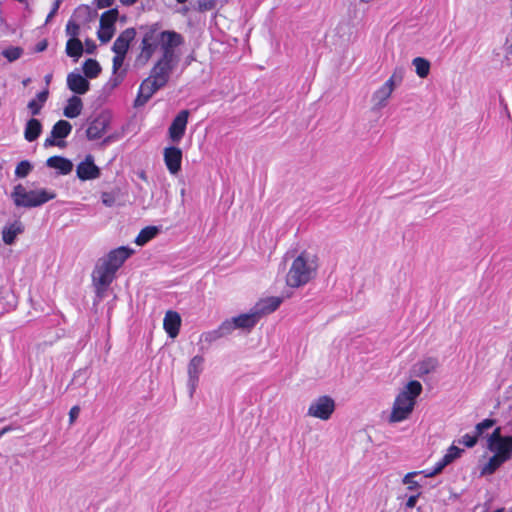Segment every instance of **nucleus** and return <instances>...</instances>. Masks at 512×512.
Instances as JSON below:
<instances>
[{"label":"nucleus","instance_id":"10","mask_svg":"<svg viewBox=\"0 0 512 512\" xmlns=\"http://www.w3.org/2000/svg\"><path fill=\"white\" fill-rule=\"evenodd\" d=\"M189 114V110H181L172 120V123L168 128V135L173 143H179L184 137Z\"/></svg>","mask_w":512,"mask_h":512},{"label":"nucleus","instance_id":"30","mask_svg":"<svg viewBox=\"0 0 512 512\" xmlns=\"http://www.w3.org/2000/svg\"><path fill=\"white\" fill-rule=\"evenodd\" d=\"M463 449L458 448L457 446H450L446 452V454L436 463L437 468L442 471L447 465L453 462L455 459L460 457Z\"/></svg>","mask_w":512,"mask_h":512},{"label":"nucleus","instance_id":"58","mask_svg":"<svg viewBox=\"0 0 512 512\" xmlns=\"http://www.w3.org/2000/svg\"><path fill=\"white\" fill-rule=\"evenodd\" d=\"M47 46H48V42L46 39L40 41L39 43H37L36 47H35V51L36 52H43L47 49Z\"/></svg>","mask_w":512,"mask_h":512},{"label":"nucleus","instance_id":"1","mask_svg":"<svg viewBox=\"0 0 512 512\" xmlns=\"http://www.w3.org/2000/svg\"><path fill=\"white\" fill-rule=\"evenodd\" d=\"M317 269V257L302 251L292 262L286 275V284L291 288L304 286L316 276Z\"/></svg>","mask_w":512,"mask_h":512},{"label":"nucleus","instance_id":"5","mask_svg":"<svg viewBox=\"0 0 512 512\" xmlns=\"http://www.w3.org/2000/svg\"><path fill=\"white\" fill-rule=\"evenodd\" d=\"M115 274L116 272L103 262L100 260L97 262L92 272V282L99 297L103 296L104 292L113 282Z\"/></svg>","mask_w":512,"mask_h":512},{"label":"nucleus","instance_id":"7","mask_svg":"<svg viewBox=\"0 0 512 512\" xmlns=\"http://www.w3.org/2000/svg\"><path fill=\"white\" fill-rule=\"evenodd\" d=\"M119 12L117 8H111L105 11L100 17L99 30L97 37L101 43H108L115 33V23Z\"/></svg>","mask_w":512,"mask_h":512},{"label":"nucleus","instance_id":"6","mask_svg":"<svg viewBox=\"0 0 512 512\" xmlns=\"http://www.w3.org/2000/svg\"><path fill=\"white\" fill-rule=\"evenodd\" d=\"M335 410V401L328 395L313 400L308 408L307 415L321 420L330 419Z\"/></svg>","mask_w":512,"mask_h":512},{"label":"nucleus","instance_id":"43","mask_svg":"<svg viewBox=\"0 0 512 512\" xmlns=\"http://www.w3.org/2000/svg\"><path fill=\"white\" fill-rule=\"evenodd\" d=\"M418 474V472H409L403 478V483L408 485L409 490H415L419 487L418 482L414 481L413 478Z\"/></svg>","mask_w":512,"mask_h":512},{"label":"nucleus","instance_id":"21","mask_svg":"<svg viewBox=\"0 0 512 512\" xmlns=\"http://www.w3.org/2000/svg\"><path fill=\"white\" fill-rule=\"evenodd\" d=\"M282 302V297L272 296L260 300L254 307L256 311L259 313V317L261 318L264 315L274 312L281 305Z\"/></svg>","mask_w":512,"mask_h":512},{"label":"nucleus","instance_id":"49","mask_svg":"<svg viewBox=\"0 0 512 512\" xmlns=\"http://www.w3.org/2000/svg\"><path fill=\"white\" fill-rule=\"evenodd\" d=\"M57 138H53L51 135L50 137H47L44 141V146L45 147H50V146H59V147H64L65 146V142L63 140H58L56 141Z\"/></svg>","mask_w":512,"mask_h":512},{"label":"nucleus","instance_id":"29","mask_svg":"<svg viewBox=\"0 0 512 512\" xmlns=\"http://www.w3.org/2000/svg\"><path fill=\"white\" fill-rule=\"evenodd\" d=\"M66 54L77 61L83 54L84 48L82 42L78 38H70L66 43Z\"/></svg>","mask_w":512,"mask_h":512},{"label":"nucleus","instance_id":"64","mask_svg":"<svg viewBox=\"0 0 512 512\" xmlns=\"http://www.w3.org/2000/svg\"><path fill=\"white\" fill-rule=\"evenodd\" d=\"M509 55H512V44L507 47L506 50V58H509Z\"/></svg>","mask_w":512,"mask_h":512},{"label":"nucleus","instance_id":"23","mask_svg":"<svg viewBox=\"0 0 512 512\" xmlns=\"http://www.w3.org/2000/svg\"><path fill=\"white\" fill-rule=\"evenodd\" d=\"M489 449L502 460H510L512 457V436H504V440L490 446Z\"/></svg>","mask_w":512,"mask_h":512},{"label":"nucleus","instance_id":"15","mask_svg":"<svg viewBox=\"0 0 512 512\" xmlns=\"http://www.w3.org/2000/svg\"><path fill=\"white\" fill-rule=\"evenodd\" d=\"M164 162L168 171L176 175L181 170L182 151L180 148L170 146L164 149Z\"/></svg>","mask_w":512,"mask_h":512},{"label":"nucleus","instance_id":"27","mask_svg":"<svg viewBox=\"0 0 512 512\" xmlns=\"http://www.w3.org/2000/svg\"><path fill=\"white\" fill-rule=\"evenodd\" d=\"M43 126L40 120L36 118H30L26 124L24 129V138L28 142H33L38 139V137L42 133Z\"/></svg>","mask_w":512,"mask_h":512},{"label":"nucleus","instance_id":"9","mask_svg":"<svg viewBox=\"0 0 512 512\" xmlns=\"http://www.w3.org/2000/svg\"><path fill=\"white\" fill-rule=\"evenodd\" d=\"M110 126V115L106 112L100 113L88 125L86 137L90 141L98 140L103 137Z\"/></svg>","mask_w":512,"mask_h":512},{"label":"nucleus","instance_id":"59","mask_svg":"<svg viewBox=\"0 0 512 512\" xmlns=\"http://www.w3.org/2000/svg\"><path fill=\"white\" fill-rule=\"evenodd\" d=\"M102 202L103 204H105L106 206L110 207L113 205L114 203V199L111 198V197H108L107 194H103V198H102Z\"/></svg>","mask_w":512,"mask_h":512},{"label":"nucleus","instance_id":"32","mask_svg":"<svg viewBox=\"0 0 512 512\" xmlns=\"http://www.w3.org/2000/svg\"><path fill=\"white\" fill-rule=\"evenodd\" d=\"M95 16L96 12L93 11L88 5H80L75 9L72 15V19H76L83 23H89Z\"/></svg>","mask_w":512,"mask_h":512},{"label":"nucleus","instance_id":"51","mask_svg":"<svg viewBox=\"0 0 512 512\" xmlns=\"http://www.w3.org/2000/svg\"><path fill=\"white\" fill-rule=\"evenodd\" d=\"M27 108L32 116H37L41 112L40 105H36V100H30L27 104Z\"/></svg>","mask_w":512,"mask_h":512},{"label":"nucleus","instance_id":"34","mask_svg":"<svg viewBox=\"0 0 512 512\" xmlns=\"http://www.w3.org/2000/svg\"><path fill=\"white\" fill-rule=\"evenodd\" d=\"M159 230L156 226H147L143 228L135 239V243L139 246L145 245L148 241L153 239Z\"/></svg>","mask_w":512,"mask_h":512},{"label":"nucleus","instance_id":"53","mask_svg":"<svg viewBox=\"0 0 512 512\" xmlns=\"http://www.w3.org/2000/svg\"><path fill=\"white\" fill-rule=\"evenodd\" d=\"M80 414V407L73 406L69 411V422L72 424Z\"/></svg>","mask_w":512,"mask_h":512},{"label":"nucleus","instance_id":"48","mask_svg":"<svg viewBox=\"0 0 512 512\" xmlns=\"http://www.w3.org/2000/svg\"><path fill=\"white\" fill-rule=\"evenodd\" d=\"M479 435L472 436L470 434H465L462 436V439L460 440V443L465 445L468 448L474 447L477 443V438Z\"/></svg>","mask_w":512,"mask_h":512},{"label":"nucleus","instance_id":"28","mask_svg":"<svg viewBox=\"0 0 512 512\" xmlns=\"http://www.w3.org/2000/svg\"><path fill=\"white\" fill-rule=\"evenodd\" d=\"M82 108L83 103L81 98L73 95L68 99L67 105L63 110V114L65 117L73 119L81 114Z\"/></svg>","mask_w":512,"mask_h":512},{"label":"nucleus","instance_id":"19","mask_svg":"<svg viewBox=\"0 0 512 512\" xmlns=\"http://www.w3.org/2000/svg\"><path fill=\"white\" fill-rule=\"evenodd\" d=\"M232 320L236 329L240 328L250 330L258 323L260 317L255 307H253L249 313L233 317Z\"/></svg>","mask_w":512,"mask_h":512},{"label":"nucleus","instance_id":"41","mask_svg":"<svg viewBox=\"0 0 512 512\" xmlns=\"http://www.w3.org/2000/svg\"><path fill=\"white\" fill-rule=\"evenodd\" d=\"M65 32L70 38H77L80 33V25L71 18L66 24Z\"/></svg>","mask_w":512,"mask_h":512},{"label":"nucleus","instance_id":"42","mask_svg":"<svg viewBox=\"0 0 512 512\" xmlns=\"http://www.w3.org/2000/svg\"><path fill=\"white\" fill-rule=\"evenodd\" d=\"M234 322L231 319H227L218 327V330L220 331V334H222L223 337L231 334L235 330Z\"/></svg>","mask_w":512,"mask_h":512},{"label":"nucleus","instance_id":"13","mask_svg":"<svg viewBox=\"0 0 512 512\" xmlns=\"http://www.w3.org/2000/svg\"><path fill=\"white\" fill-rule=\"evenodd\" d=\"M77 177L82 180H92L100 177V169L95 165L92 155H87L85 160L80 162L76 168Z\"/></svg>","mask_w":512,"mask_h":512},{"label":"nucleus","instance_id":"35","mask_svg":"<svg viewBox=\"0 0 512 512\" xmlns=\"http://www.w3.org/2000/svg\"><path fill=\"white\" fill-rule=\"evenodd\" d=\"M413 66L415 67L416 74L420 78H426L430 72V62L423 57H416L412 61Z\"/></svg>","mask_w":512,"mask_h":512},{"label":"nucleus","instance_id":"12","mask_svg":"<svg viewBox=\"0 0 512 512\" xmlns=\"http://www.w3.org/2000/svg\"><path fill=\"white\" fill-rule=\"evenodd\" d=\"M133 250L126 247L120 246L116 249L111 250L105 257L99 259L105 265L113 269L115 272L123 265V263L131 256Z\"/></svg>","mask_w":512,"mask_h":512},{"label":"nucleus","instance_id":"37","mask_svg":"<svg viewBox=\"0 0 512 512\" xmlns=\"http://www.w3.org/2000/svg\"><path fill=\"white\" fill-rule=\"evenodd\" d=\"M23 49L21 47L11 46L2 51V55L9 61L14 62L23 55Z\"/></svg>","mask_w":512,"mask_h":512},{"label":"nucleus","instance_id":"63","mask_svg":"<svg viewBox=\"0 0 512 512\" xmlns=\"http://www.w3.org/2000/svg\"><path fill=\"white\" fill-rule=\"evenodd\" d=\"M55 14H56V13H55L54 11H50V12H49V14H48V15H47V17H46V21H45V23L50 22V20L55 16Z\"/></svg>","mask_w":512,"mask_h":512},{"label":"nucleus","instance_id":"57","mask_svg":"<svg viewBox=\"0 0 512 512\" xmlns=\"http://www.w3.org/2000/svg\"><path fill=\"white\" fill-rule=\"evenodd\" d=\"M440 472L441 471L435 465V467L432 470L426 469V470L421 471L420 473H422L425 477H433V476L439 474Z\"/></svg>","mask_w":512,"mask_h":512},{"label":"nucleus","instance_id":"50","mask_svg":"<svg viewBox=\"0 0 512 512\" xmlns=\"http://www.w3.org/2000/svg\"><path fill=\"white\" fill-rule=\"evenodd\" d=\"M124 76H125V71L119 73L117 76L115 77H111L108 84L112 87V88H115L117 87L124 79Z\"/></svg>","mask_w":512,"mask_h":512},{"label":"nucleus","instance_id":"25","mask_svg":"<svg viewBox=\"0 0 512 512\" xmlns=\"http://www.w3.org/2000/svg\"><path fill=\"white\" fill-rule=\"evenodd\" d=\"M46 165L57 169L61 175H67L73 170V163L69 159L57 155L49 157Z\"/></svg>","mask_w":512,"mask_h":512},{"label":"nucleus","instance_id":"45","mask_svg":"<svg viewBox=\"0 0 512 512\" xmlns=\"http://www.w3.org/2000/svg\"><path fill=\"white\" fill-rule=\"evenodd\" d=\"M494 424H495V420H493V419H485L482 422L478 423L476 425L477 435L480 436L484 432V430L491 428L492 426H494Z\"/></svg>","mask_w":512,"mask_h":512},{"label":"nucleus","instance_id":"39","mask_svg":"<svg viewBox=\"0 0 512 512\" xmlns=\"http://www.w3.org/2000/svg\"><path fill=\"white\" fill-rule=\"evenodd\" d=\"M404 78V69L396 68L390 78L386 81L387 84H390L391 87L395 88L397 85H400Z\"/></svg>","mask_w":512,"mask_h":512},{"label":"nucleus","instance_id":"38","mask_svg":"<svg viewBox=\"0 0 512 512\" xmlns=\"http://www.w3.org/2000/svg\"><path fill=\"white\" fill-rule=\"evenodd\" d=\"M33 166L28 160L20 161L15 169V176L18 178H25L32 171Z\"/></svg>","mask_w":512,"mask_h":512},{"label":"nucleus","instance_id":"18","mask_svg":"<svg viewBox=\"0 0 512 512\" xmlns=\"http://www.w3.org/2000/svg\"><path fill=\"white\" fill-rule=\"evenodd\" d=\"M174 68L175 67L171 66L170 64L157 61L151 69L149 77L152 78L153 81H156L165 87L169 82L170 75Z\"/></svg>","mask_w":512,"mask_h":512},{"label":"nucleus","instance_id":"36","mask_svg":"<svg viewBox=\"0 0 512 512\" xmlns=\"http://www.w3.org/2000/svg\"><path fill=\"white\" fill-rule=\"evenodd\" d=\"M505 461L502 460L499 456L494 454L488 461V463L483 467L482 474H493L497 468H499Z\"/></svg>","mask_w":512,"mask_h":512},{"label":"nucleus","instance_id":"22","mask_svg":"<svg viewBox=\"0 0 512 512\" xmlns=\"http://www.w3.org/2000/svg\"><path fill=\"white\" fill-rule=\"evenodd\" d=\"M394 88L387 84L386 82L376 90L372 95V102L374 104V109H381L387 105V101L390 98Z\"/></svg>","mask_w":512,"mask_h":512},{"label":"nucleus","instance_id":"44","mask_svg":"<svg viewBox=\"0 0 512 512\" xmlns=\"http://www.w3.org/2000/svg\"><path fill=\"white\" fill-rule=\"evenodd\" d=\"M125 57H126V54L115 53V56L113 58V65H112L113 74H116L117 71L121 68V66L124 63Z\"/></svg>","mask_w":512,"mask_h":512},{"label":"nucleus","instance_id":"52","mask_svg":"<svg viewBox=\"0 0 512 512\" xmlns=\"http://www.w3.org/2000/svg\"><path fill=\"white\" fill-rule=\"evenodd\" d=\"M116 0H95V5L98 9L111 7Z\"/></svg>","mask_w":512,"mask_h":512},{"label":"nucleus","instance_id":"46","mask_svg":"<svg viewBox=\"0 0 512 512\" xmlns=\"http://www.w3.org/2000/svg\"><path fill=\"white\" fill-rule=\"evenodd\" d=\"M216 6V0H199L198 1V10L200 12L210 11L214 9Z\"/></svg>","mask_w":512,"mask_h":512},{"label":"nucleus","instance_id":"26","mask_svg":"<svg viewBox=\"0 0 512 512\" xmlns=\"http://www.w3.org/2000/svg\"><path fill=\"white\" fill-rule=\"evenodd\" d=\"M24 232V225L20 221L5 226L2 230V240L7 245H12L16 237Z\"/></svg>","mask_w":512,"mask_h":512},{"label":"nucleus","instance_id":"16","mask_svg":"<svg viewBox=\"0 0 512 512\" xmlns=\"http://www.w3.org/2000/svg\"><path fill=\"white\" fill-rule=\"evenodd\" d=\"M136 36V30L133 27L126 28L124 31L120 33V35L116 38L113 43L112 51L114 53H123L127 54L131 42L134 40Z\"/></svg>","mask_w":512,"mask_h":512},{"label":"nucleus","instance_id":"20","mask_svg":"<svg viewBox=\"0 0 512 512\" xmlns=\"http://www.w3.org/2000/svg\"><path fill=\"white\" fill-rule=\"evenodd\" d=\"M180 326V315L175 311H167L164 317L163 327L170 338H175L179 334Z\"/></svg>","mask_w":512,"mask_h":512},{"label":"nucleus","instance_id":"3","mask_svg":"<svg viewBox=\"0 0 512 512\" xmlns=\"http://www.w3.org/2000/svg\"><path fill=\"white\" fill-rule=\"evenodd\" d=\"M11 198L17 207L34 208L56 198V193L47 189L26 190L22 184L14 186Z\"/></svg>","mask_w":512,"mask_h":512},{"label":"nucleus","instance_id":"31","mask_svg":"<svg viewBox=\"0 0 512 512\" xmlns=\"http://www.w3.org/2000/svg\"><path fill=\"white\" fill-rule=\"evenodd\" d=\"M72 130V125L66 121V120H59L57 121L51 130V136L53 138H57L59 140H62L66 138Z\"/></svg>","mask_w":512,"mask_h":512},{"label":"nucleus","instance_id":"17","mask_svg":"<svg viewBox=\"0 0 512 512\" xmlns=\"http://www.w3.org/2000/svg\"><path fill=\"white\" fill-rule=\"evenodd\" d=\"M67 86L75 94L83 95L88 92L90 83L85 76L73 71L67 75Z\"/></svg>","mask_w":512,"mask_h":512},{"label":"nucleus","instance_id":"54","mask_svg":"<svg viewBox=\"0 0 512 512\" xmlns=\"http://www.w3.org/2000/svg\"><path fill=\"white\" fill-rule=\"evenodd\" d=\"M49 96V90L48 88H45L43 91L37 93L36 98L34 100H37L39 103L45 104Z\"/></svg>","mask_w":512,"mask_h":512},{"label":"nucleus","instance_id":"4","mask_svg":"<svg viewBox=\"0 0 512 512\" xmlns=\"http://www.w3.org/2000/svg\"><path fill=\"white\" fill-rule=\"evenodd\" d=\"M159 36L162 56L158 62L170 64L171 66L175 67L177 64V58L174 48L184 43L183 36L180 33L170 30L160 32Z\"/></svg>","mask_w":512,"mask_h":512},{"label":"nucleus","instance_id":"24","mask_svg":"<svg viewBox=\"0 0 512 512\" xmlns=\"http://www.w3.org/2000/svg\"><path fill=\"white\" fill-rule=\"evenodd\" d=\"M439 365L438 360L435 357H428L423 359L422 361L417 362L413 366L414 374L417 377H424L432 372H434Z\"/></svg>","mask_w":512,"mask_h":512},{"label":"nucleus","instance_id":"55","mask_svg":"<svg viewBox=\"0 0 512 512\" xmlns=\"http://www.w3.org/2000/svg\"><path fill=\"white\" fill-rule=\"evenodd\" d=\"M420 494H421V493H417L416 495H411V496L407 499V501H406V503H405L406 508H408V509H412V508H414V507L416 506V503H417V500H418V498H419Z\"/></svg>","mask_w":512,"mask_h":512},{"label":"nucleus","instance_id":"14","mask_svg":"<svg viewBox=\"0 0 512 512\" xmlns=\"http://www.w3.org/2000/svg\"><path fill=\"white\" fill-rule=\"evenodd\" d=\"M203 363L204 358L200 355H196L190 360L188 364V386L191 397L194 394L196 387L198 385L199 376L203 370Z\"/></svg>","mask_w":512,"mask_h":512},{"label":"nucleus","instance_id":"47","mask_svg":"<svg viewBox=\"0 0 512 512\" xmlns=\"http://www.w3.org/2000/svg\"><path fill=\"white\" fill-rule=\"evenodd\" d=\"M504 440V437L501 435V428H496L492 434L488 438V447Z\"/></svg>","mask_w":512,"mask_h":512},{"label":"nucleus","instance_id":"61","mask_svg":"<svg viewBox=\"0 0 512 512\" xmlns=\"http://www.w3.org/2000/svg\"><path fill=\"white\" fill-rule=\"evenodd\" d=\"M61 2H62V0H55L51 11H54L55 13H57Z\"/></svg>","mask_w":512,"mask_h":512},{"label":"nucleus","instance_id":"33","mask_svg":"<svg viewBox=\"0 0 512 512\" xmlns=\"http://www.w3.org/2000/svg\"><path fill=\"white\" fill-rule=\"evenodd\" d=\"M83 72L86 78L94 79L101 73V66L97 60L89 58L83 63Z\"/></svg>","mask_w":512,"mask_h":512},{"label":"nucleus","instance_id":"11","mask_svg":"<svg viewBox=\"0 0 512 512\" xmlns=\"http://www.w3.org/2000/svg\"><path fill=\"white\" fill-rule=\"evenodd\" d=\"M163 87L164 86L160 85L156 81H153V79L148 76L140 84L138 94L134 100V107H143L151 99V97Z\"/></svg>","mask_w":512,"mask_h":512},{"label":"nucleus","instance_id":"2","mask_svg":"<svg viewBox=\"0 0 512 512\" xmlns=\"http://www.w3.org/2000/svg\"><path fill=\"white\" fill-rule=\"evenodd\" d=\"M422 384L412 380L396 396L389 416L390 423H398L408 419L416 405V399L421 394Z\"/></svg>","mask_w":512,"mask_h":512},{"label":"nucleus","instance_id":"56","mask_svg":"<svg viewBox=\"0 0 512 512\" xmlns=\"http://www.w3.org/2000/svg\"><path fill=\"white\" fill-rule=\"evenodd\" d=\"M85 45H86V53H88V54H93L97 48L95 42L91 39H86Z\"/></svg>","mask_w":512,"mask_h":512},{"label":"nucleus","instance_id":"8","mask_svg":"<svg viewBox=\"0 0 512 512\" xmlns=\"http://www.w3.org/2000/svg\"><path fill=\"white\" fill-rule=\"evenodd\" d=\"M158 42H160V36L156 28H150L143 36L141 41V52L137 57V62L146 64L155 50L157 49Z\"/></svg>","mask_w":512,"mask_h":512},{"label":"nucleus","instance_id":"60","mask_svg":"<svg viewBox=\"0 0 512 512\" xmlns=\"http://www.w3.org/2000/svg\"><path fill=\"white\" fill-rule=\"evenodd\" d=\"M120 3L124 6H131L135 4L138 0H119Z\"/></svg>","mask_w":512,"mask_h":512},{"label":"nucleus","instance_id":"62","mask_svg":"<svg viewBox=\"0 0 512 512\" xmlns=\"http://www.w3.org/2000/svg\"><path fill=\"white\" fill-rule=\"evenodd\" d=\"M11 430H12V427H11V426H6V427L2 428V429L0 430V438H1L4 434H6L7 432H9V431H11Z\"/></svg>","mask_w":512,"mask_h":512},{"label":"nucleus","instance_id":"40","mask_svg":"<svg viewBox=\"0 0 512 512\" xmlns=\"http://www.w3.org/2000/svg\"><path fill=\"white\" fill-rule=\"evenodd\" d=\"M222 337V334H220V331L217 328L215 330L203 333L200 337V341L206 342L207 344L210 345L211 343L219 340Z\"/></svg>","mask_w":512,"mask_h":512}]
</instances>
